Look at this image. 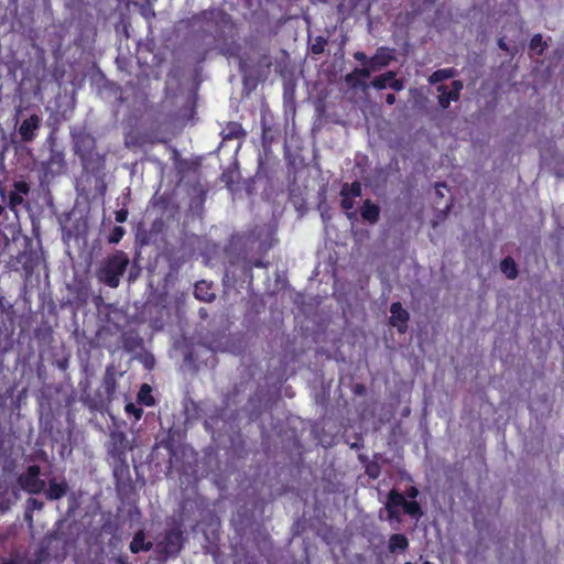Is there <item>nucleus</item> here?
Returning <instances> with one entry per match:
<instances>
[{"mask_svg":"<svg viewBox=\"0 0 564 564\" xmlns=\"http://www.w3.org/2000/svg\"><path fill=\"white\" fill-rule=\"evenodd\" d=\"M130 259L122 250H116L108 256L97 270V279L102 284L116 289L120 284V280L128 269Z\"/></svg>","mask_w":564,"mask_h":564,"instance_id":"obj_1","label":"nucleus"},{"mask_svg":"<svg viewBox=\"0 0 564 564\" xmlns=\"http://www.w3.org/2000/svg\"><path fill=\"white\" fill-rule=\"evenodd\" d=\"M117 391L116 372L112 365L105 370L101 384L94 395H83V401L93 410L107 409L113 401Z\"/></svg>","mask_w":564,"mask_h":564,"instance_id":"obj_2","label":"nucleus"},{"mask_svg":"<svg viewBox=\"0 0 564 564\" xmlns=\"http://www.w3.org/2000/svg\"><path fill=\"white\" fill-rule=\"evenodd\" d=\"M399 508L403 509L405 514H409L413 518H420L423 514L422 508L420 503L415 500H406L404 495L399 492L397 489H391L387 496L386 502V511H387V520L392 522L401 521V513Z\"/></svg>","mask_w":564,"mask_h":564,"instance_id":"obj_3","label":"nucleus"},{"mask_svg":"<svg viewBox=\"0 0 564 564\" xmlns=\"http://www.w3.org/2000/svg\"><path fill=\"white\" fill-rule=\"evenodd\" d=\"M30 193L31 186L24 180L14 181L9 189L0 186V196L2 202L7 205L10 212L14 214V220L19 219V207H26L29 205L26 198Z\"/></svg>","mask_w":564,"mask_h":564,"instance_id":"obj_4","label":"nucleus"},{"mask_svg":"<svg viewBox=\"0 0 564 564\" xmlns=\"http://www.w3.org/2000/svg\"><path fill=\"white\" fill-rule=\"evenodd\" d=\"M41 468L39 465H30L24 473L18 477V485L31 495H39L45 489V481L40 478Z\"/></svg>","mask_w":564,"mask_h":564,"instance_id":"obj_5","label":"nucleus"},{"mask_svg":"<svg viewBox=\"0 0 564 564\" xmlns=\"http://www.w3.org/2000/svg\"><path fill=\"white\" fill-rule=\"evenodd\" d=\"M362 194L361 183L354 181L352 183H344L339 195L341 197L340 206L344 210L349 212L355 206V199L360 197Z\"/></svg>","mask_w":564,"mask_h":564,"instance_id":"obj_6","label":"nucleus"},{"mask_svg":"<svg viewBox=\"0 0 564 564\" xmlns=\"http://www.w3.org/2000/svg\"><path fill=\"white\" fill-rule=\"evenodd\" d=\"M390 313L389 324L395 327L400 334H405L410 321L409 312L403 308L400 302H393L390 305Z\"/></svg>","mask_w":564,"mask_h":564,"instance_id":"obj_7","label":"nucleus"},{"mask_svg":"<svg viewBox=\"0 0 564 564\" xmlns=\"http://www.w3.org/2000/svg\"><path fill=\"white\" fill-rule=\"evenodd\" d=\"M112 475L118 490L131 485L130 467L127 458L112 459Z\"/></svg>","mask_w":564,"mask_h":564,"instance_id":"obj_8","label":"nucleus"},{"mask_svg":"<svg viewBox=\"0 0 564 564\" xmlns=\"http://www.w3.org/2000/svg\"><path fill=\"white\" fill-rule=\"evenodd\" d=\"M129 449L128 438L123 432H113L110 435L108 455L112 459L127 458Z\"/></svg>","mask_w":564,"mask_h":564,"instance_id":"obj_9","label":"nucleus"},{"mask_svg":"<svg viewBox=\"0 0 564 564\" xmlns=\"http://www.w3.org/2000/svg\"><path fill=\"white\" fill-rule=\"evenodd\" d=\"M451 86V90L445 85L437 86L438 105L442 109H447L452 101H457L464 87L460 80H453Z\"/></svg>","mask_w":564,"mask_h":564,"instance_id":"obj_10","label":"nucleus"},{"mask_svg":"<svg viewBox=\"0 0 564 564\" xmlns=\"http://www.w3.org/2000/svg\"><path fill=\"white\" fill-rule=\"evenodd\" d=\"M15 260L19 264H21L22 270L24 271V275L26 279L31 278L39 265V256L36 251H34L31 246H28L24 250L20 251Z\"/></svg>","mask_w":564,"mask_h":564,"instance_id":"obj_11","label":"nucleus"},{"mask_svg":"<svg viewBox=\"0 0 564 564\" xmlns=\"http://www.w3.org/2000/svg\"><path fill=\"white\" fill-rule=\"evenodd\" d=\"M41 126V119L36 113L24 119L19 127V134L24 142H31L36 137V131Z\"/></svg>","mask_w":564,"mask_h":564,"instance_id":"obj_12","label":"nucleus"},{"mask_svg":"<svg viewBox=\"0 0 564 564\" xmlns=\"http://www.w3.org/2000/svg\"><path fill=\"white\" fill-rule=\"evenodd\" d=\"M95 149V139L89 135L80 137L75 142V152L79 156L84 166H86L93 156Z\"/></svg>","mask_w":564,"mask_h":564,"instance_id":"obj_13","label":"nucleus"},{"mask_svg":"<svg viewBox=\"0 0 564 564\" xmlns=\"http://www.w3.org/2000/svg\"><path fill=\"white\" fill-rule=\"evenodd\" d=\"M184 536L181 529H171L164 536L165 551L169 554L177 555L183 549Z\"/></svg>","mask_w":564,"mask_h":564,"instance_id":"obj_14","label":"nucleus"},{"mask_svg":"<svg viewBox=\"0 0 564 564\" xmlns=\"http://www.w3.org/2000/svg\"><path fill=\"white\" fill-rule=\"evenodd\" d=\"M393 59L392 50L386 46L378 47L373 56L369 58V65L376 70L387 67Z\"/></svg>","mask_w":564,"mask_h":564,"instance_id":"obj_15","label":"nucleus"},{"mask_svg":"<svg viewBox=\"0 0 564 564\" xmlns=\"http://www.w3.org/2000/svg\"><path fill=\"white\" fill-rule=\"evenodd\" d=\"M69 487L66 480L57 481L56 478H52L48 481V488L45 491V496L48 500H59L63 498Z\"/></svg>","mask_w":564,"mask_h":564,"instance_id":"obj_16","label":"nucleus"},{"mask_svg":"<svg viewBox=\"0 0 564 564\" xmlns=\"http://www.w3.org/2000/svg\"><path fill=\"white\" fill-rule=\"evenodd\" d=\"M153 544L150 541H145V533L143 530H139L134 533L132 541L130 542L129 549L131 553L138 554L142 551L148 552L152 550Z\"/></svg>","mask_w":564,"mask_h":564,"instance_id":"obj_17","label":"nucleus"},{"mask_svg":"<svg viewBox=\"0 0 564 564\" xmlns=\"http://www.w3.org/2000/svg\"><path fill=\"white\" fill-rule=\"evenodd\" d=\"M360 214L364 220L376 224L380 217V208L370 199H366L360 208Z\"/></svg>","mask_w":564,"mask_h":564,"instance_id":"obj_18","label":"nucleus"},{"mask_svg":"<svg viewBox=\"0 0 564 564\" xmlns=\"http://www.w3.org/2000/svg\"><path fill=\"white\" fill-rule=\"evenodd\" d=\"M194 295L202 302H212L215 300V294L212 290V284L202 280L195 283Z\"/></svg>","mask_w":564,"mask_h":564,"instance_id":"obj_19","label":"nucleus"},{"mask_svg":"<svg viewBox=\"0 0 564 564\" xmlns=\"http://www.w3.org/2000/svg\"><path fill=\"white\" fill-rule=\"evenodd\" d=\"M224 140L241 139L246 135V131L242 126L236 121H229L221 130Z\"/></svg>","mask_w":564,"mask_h":564,"instance_id":"obj_20","label":"nucleus"},{"mask_svg":"<svg viewBox=\"0 0 564 564\" xmlns=\"http://www.w3.org/2000/svg\"><path fill=\"white\" fill-rule=\"evenodd\" d=\"M409 547V540L402 533H394L389 538L388 550L391 553L404 552Z\"/></svg>","mask_w":564,"mask_h":564,"instance_id":"obj_21","label":"nucleus"},{"mask_svg":"<svg viewBox=\"0 0 564 564\" xmlns=\"http://www.w3.org/2000/svg\"><path fill=\"white\" fill-rule=\"evenodd\" d=\"M500 271L509 280L517 279L519 274L518 265L512 257L508 256L500 261Z\"/></svg>","mask_w":564,"mask_h":564,"instance_id":"obj_22","label":"nucleus"},{"mask_svg":"<svg viewBox=\"0 0 564 564\" xmlns=\"http://www.w3.org/2000/svg\"><path fill=\"white\" fill-rule=\"evenodd\" d=\"M137 401L139 404L145 406H153L155 399L152 395V388L148 383H143L137 394Z\"/></svg>","mask_w":564,"mask_h":564,"instance_id":"obj_23","label":"nucleus"},{"mask_svg":"<svg viewBox=\"0 0 564 564\" xmlns=\"http://www.w3.org/2000/svg\"><path fill=\"white\" fill-rule=\"evenodd\" d=\"M457 75V69L454 67L442 68L433 72L429 77L430 84H437L445 79L453 78Z\"/></svg>","mask_w":564,"mask_h":564,"instance_id":"obj_24","label":"nucleus"},{"mask_svg":"<svg viewBox=\"0 0 564 564\" xmlns=\"http://www.w3.org/2000/svg\"><path fill=\"white\" fill-rule=\"evenodd\" d=\"M547 42L543 40L540 33L534 34L529 43L530 51L534 52L539 56L544 54V51L547 48Z\"/></svg>","mask_w":564,"mask_h":564,"instance_id":"obj_25","label":"nucleus"},{"mask_svg":"<svg viewBox=\"0 0 564 564\" xmlns=\"http://www.w3.org/2000/svg\"><path fill=\"white\" fill-rule=\"evenodd\" d=\"M10 209L7 207V205H0V227L3 228H14L15 225L19 223L18 220H14V214H12V217L10 216Z\"/></svg>","mask_w":564,"mask_h":564,"instance_id":"obj_26","label":"nucleus"},{"mask_svg":"<svg viewBox=\"0 0 564 564\" xmlns=\"http://www.w3.org/2000/svg\"><path fill=\"white\" fill-rule=\"evenodd\" d=\"M395 77V73L392 70H389L384 74H381L379 76H376L373 80L371 82L370 86L378 90L386 89L388 87L389 80L393 79Z\"/></svg>","mask_w":564,"mask_h":564,"instance_id":"obj_27","label":"nucleus"},{"mask_svg":"<svg viewBox=\"0 0 564 564\" xmlns=\"http://www.w3.org/2000/svg\"><path fill=\"white\" fill-rule=\"evenodd\" d=\"M18 498L19 495L15 490H13L12 496H9L7 492H0V511L2 513L9 511Z\"/></svg>","mask_w":564,"mask_h":564,"instance_id":"obj_28","label":"nucleus"},{"mask_svg":"<svg viewBox=\"0 0 564 564\" xmlns=\"http://www.w3.org/2000/svg\"><path fill=\"white\" fill-rule=\"evenodd\" d=\"M345 82L352 89H357V88L366 89L369 87V85L366 84L365 80H362L358 76V74H355V69L345 76Z\"/></svg>","mask_w":564,"mask_h":564,"instance_id":"obj_29","label":"nucleus"},{"mask_svg":"<svg viewBox=\"0 0 564 564\" xmlns=\"http://www.w3.org/2000/svg\"><path fill=\"white\" fill-rule=\"evenodd\" d=\"M328 41L326 37L318 35L314 39V42L311 45V52L314 55H319L325 51V46L327 45Z\"/></svg>","mask_w":564,"mask_h":564,"instance_id":"obj_30","label":"nucleus"},{"mask_svg":"<svg viewBox=\"0 0 564 564\" xmlns=\"http://www.w3.org/2000/svg\"><path fill=\"white\" fill-rule=\"evenodd\" d=\"M124 411L127 414L132 415L135 421H139L143 415V409L137 406L134 403L129 402L124 406Z\"/></svg>","mask_w":564,"mask_h":564,"instance_id":"obj_31","label":"nucleus"},{"mask_svg":"<svg viewBox=\"0 0 564 564\" xmlns=\"http://www.w3.org/2000/svg\"><path fill=\"white\" fill-rule=\"evenodd\" d=\"M124 232L126 231L121 226H115L108 236V241L110 243H118L122 239Z\"/></svg>","mask_w":564,"mask_h":564,"instance_id":"obj_32","label":"nucleus"},{"mask_svg":"<svg viewBox=\"0 0 564 564\" xmlns=\"http://www.w3.org/2000/svg\"><path fill=\"white\" fill-rule=\"evenodd\" d=\"M365 471L369 476V478L377 479L380 475V466L376 462L367 463Z\"/></svg>","mask_w":564,"mask_h":564,"instance_id":"obj_33","label":"nucleus"},{"mask_svg":"<svg viewBox=\"0 0 564 564\" xmlns=\"http://www.w3.org/2000/svg\"><path fill=\"white\" fill-rule=\"evenodd\" d=\"M376 72L375 68H372L371 65H364V67H356L355 74H358V76L364 80L365 78L370 77L371 73Z\"/></svg>","mask_w":564,"mask_h":564,"instance_id":"obj_34","label":"nucleus"},{"mask_svg":"<svg viewBox=\"0 0 564 564\" xmlns=\"http://www.w3.org/2000/svg\"><path fill=\"white\" fill-rule=\"evenodd\" d=\"M198 410H199V405L198 403L194 402V401H191L189 405H186V414L189 419H199V414H198Z\"/></svg>","mask_w":564,"mask_h":564,"instance_id":"obj_35","label":"nucleus"},{"mask_svg":"<svg viewBox=\"0 0 564 564\" xmlns=\"http://www.w3.org/2000/svg\"><path fill=\"white\" fill-rule=\"evenodd\" d=\"M171 203V197L166 194L161 195L155 200L154 205L160 207L161 209H166Z\"/></svg>","mask_w":564,"mask_h":564,"instance_id":"obj_36","label":"nucleus"},{"mask_svg":"<svg viewBox=\"0 0 564 564\" xmlns=\"http://www.w3.org/2000/svg\"><path fill=\"white\" fill-rule=\"evenodd\" d=\"M388 87H390L394 91H400L403 89L404 84H403L402 79H398V78L393 77V79L389 80Z\"/></svg>","mask_w":564,"mask_h":564,"instance_id":"obj_37","label":"nucleus"},{"mask_svg":"<svg viewBox=\"0 0 564 564\" xmlns=\"http://www.w3.org/2000/svg\"><path fill=\"white\" fill-rule=\"evenodd\" d=\"M28 509L30 510H41L43 508V502L35 499V498H29L26 500Z\"/></svg>","mask_w":564,"mask_h":564,"instance_id":"obj_38","label":"nucleus"},{"mask_svg":"<svg viewBox=\"0 0 564 564\" xmlns=\"http://www.w3.org/2000/svg\"><path fill=\"white\" fill-rule=\"evenodd\" d=\"M128 218V210L124 208H121L116 212L115 219L117 223H124Z\"/></svg>","mask_w":564,"mask_h":564,"instance_id":"obj_39","label":"nucleus"},{"mask_svg":"<svg viewBox=\"0 0 564 564\" xmlns=\"http://www.w3.org/2000/svg\"><path fill=\"white\" fill-rule=\"evenodd\" d=\"M354 58L360 63H362L364 65H369V58L364 52H356L354 53Z\"/></svg>","mask_w":564,"mask_h":564,"instance_id":"obj_40","label":"nucleus"},{"mask_svg":"<svg viewBox=\"0 0 564 564\" xmlns=\"http://www.w3.org/2000/svg\"><path fill=\"white\" fill-rule=\"evenodd\" d=\"M270 128L268 127H263L262 128V142H263V145L267 147V145H270L271 141L269 140L270 138Z\"/></svg>","mask_w":564,"mask_h":564,"instance_id":"obj_41","label":"nucleus"},{"mask_svg":"<svg viewBox=\"0 0 564 564\" xmlns=\"http://www.w3.org/2000/svg\"><path fill=\"white\" fill-rule=\"evenodd\" d=\"M419 495V490L416 487L414 486H411L410 488H408L406 490V496L411 499H415Z\"/></svg>","mask_w":564,"mask_h":564,"instance_id":"obj_42","label":"nucleus"},{"mask_svg":"<svg viewBox=\"0 0 564 564\" xmlns=\"http://www.w3.org/2000/svg\"><path fill=\"white\" fill-rule=\"evenodd\" d=\"M251 263H252V267H256V268H265L267 267V264L261 259H256Z\"/></svg>","mask_w":564,"mask_h":564,"instance_id":"obj_43","label":"nucleus"},{"mask_svg":"<svg viewBox=\"0 0 564 564\" xmlns=\"http://www.w3.org/2000/svg\"><path fill=\"white\" fill-rule=\"evenodd\" d=\"M386 102L390 106L393 105L395 102V96L393 94H388L386 96Z\"/></svg>","mask_w":564,"mask_h":564,"instance_id":"obj_44","label":"nucleus"},{"mask_svg":"<svg viewBox=\"0 0 564 564\" xmlns=\"http://www.w3.org/2000/svg\"><path fill=\"white\" fill-rule=\"evenodd\" d=\"M441 186L446 187V185H445L444 183H438V184H436V193H437L438 195H442V192H440V191H438V187H441Z\"/></svg>","mask_w":564,"mask_h":564,"instance_id":"obj_45","label":"nucleus"},{"mask_svg":"<svg viewBox=\"0 0 564 564\" xmlns=\"http://www.w3.org/2000/svg\"><path fill=\"white\" fill-rule=\"evenodd\" d=\"M499 47L502 50H507V45L502 40H499Z\"/></svg>","mask_w":564,"mask_h":564,"instance_id":"obj_46","label":"nucleus"},{"mask_svg":"<svg viewBox=\"0 0 564 564\" xmlns=\"http://www.w3.org/2000/svg\"><path fill=\"white\" fill-rule=\"evenodd\" d=\"M135 276H137V275H135V274H133V273H132V271H130V273H129V282L134 281Z\"/></svg>","mask_w":564,"mask_h":564,"instance_id":"obj_47","label":"nucleus"},{"mask_svg":"<svg viewBox=\"0 0 564 564\" xmlns=\"http://www.w3.org/2000/svg\"><path fill=\"white\" fill-rule=\"evenodd\" d=\"M4 564H19V563H18V562H15V561H9V562H7V563H4Z\"/></svg>","mask_w":564,"mask_h":564,"instance_id":"obj_48","label":"nucleus"},{"mask_svg":"<svg viewBox=\"0 0 564 564\" xmlns=\"http://www.w3.org/2000/svg\"><path fill=\"white\" fill-rule=\"evenodd\" d=\"M422 564H433V563L430 561H424Z\"/></svg>","mask_w":564,"mask_h":564,"instance_id":"obj_49","label":"nucleus"},{"mask_svg":"<svg viewBox=\"0 0 564 564\" xmlns=\"http://www.w3.org/2000/svg\"><path fill=\"white\" fill-rule=\"evenodd\" d=\"M355 213H348V217H352Z\"/></svg>","mask_w":564,"mask_h":564,"instance_id":"obj_50","label":"nucleus"},{"mask_svg":"<svg viewBox=\"0 0 564 564\" xmlns=\"http://www.w3.org/2000/svg\"><path fill=\"white\" fill-rule=\"evenodd\" d=\"M404 564H412L411 562H405Z\"/></svg>","mask_w":564,"mask_h":564,"instance_id":"obj_51","label":"nucleus"}]
</instances>
